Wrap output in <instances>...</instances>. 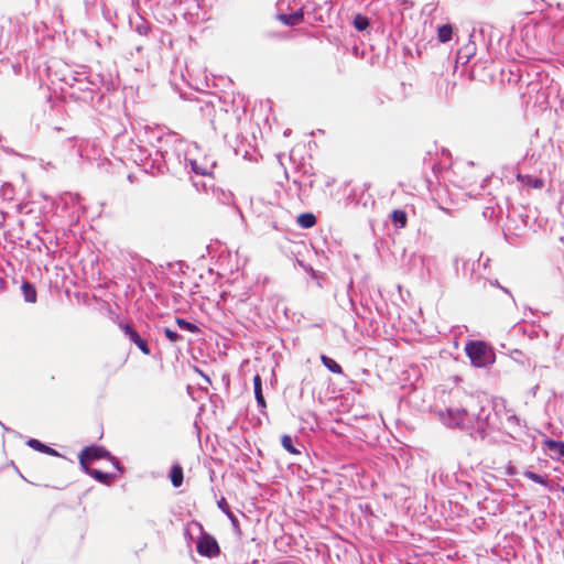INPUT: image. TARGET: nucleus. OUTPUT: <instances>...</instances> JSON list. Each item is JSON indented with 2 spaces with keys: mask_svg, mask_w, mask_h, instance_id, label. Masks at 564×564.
<instances>
[{
  "mask_svg": "<svg viewBox=\"0 0 564 564\" xmlns=\"http://www.w3.org/2000/svg\"><path fill=\"white\" fill-rule=\"evenodd\" d=\"M184 139L176 132H152L150 144L154 149V159L151 163V174H171L181 177L183 174V156L186 154L182 149Z\"/></svg>",
  "mask_w": 564,
  "mask_h": 564,
  "instance_id": "2",
  "label": "nucleus"
},
{
  "mask_svg": "<svg viewBox=\"0 0 564 564\" xmlns=\"http://www.w3.org/2000/svg\"><path fill=\"white\" fill-rule=\"evenodd\" d=\"M278 20L286 26H295L304 21L303 9H297L291 13H278Z\"/></svg>",
  "mask_w": 564,
  "mask_h": 564,
  "instance_id": "20",
  "label": "nucleus"
},
{
  "mask_svg": "<svg viewBox=\"0 0 564 564\" xmlns=\"http://www.w3.org/2000/svg\"><path fill=\"white\" fill-rule=\"evenodd\" d=\"M253 393L257 402V408L260 413L264 414L267 409V402L262 389V379L259 375H256L252 379Z\"/></svg>",
  "mask_w": 564,
  "mask_h": 564,
  "instance_id": "18",
  "label": "nucleus"
},
{
  "mask_svg": "<svg viewBox=\"0 0 564 564\" xmlns=\"http://www.w3.org/2000/svg\"><path fill=\"white\" fill-rule=\"evenodd\" d=\"M0 227H2V223L0 221Z\"/></svg>",
  "mask_w": 564,
  "mask_h": 564,
  "instance_id": "62",
  "label": "nucleus"
},
{
  "mask_svg": "<svg viewBox=\"0 0 564 564\" xmlns=\"http://www.w3.org/2000/svg\"><path fill=\"white\" fill-rule=\"evenodd\" d=\"M491 259L487 257L484 262L481 263L484 271H487L490 268Z\"/></svg>",
  "mask_w": 564,
  "mask_h": 564,
  "instance_id": "46",
  "label": "nucleus"
},
{
  "mask_svg": "<svg viewBox=\"0 0 564 564\" xmlns=\"http://www.w3.org/2000/svg\"><path fill=\"white\" fill-rule=\"evenodd\" d=\"M280 441L281 446L294 457L301 458L306 456L305 453L303 452L305 447L297 436L282 434Z\"/></svg>",
  "mask_w": 564,
  "mask_h": 564,
  "instance_id": "12",
  "label": "nucleus"
},
{
  "mask_svg": "<svg viewBox=\"0 0 564 564\" xmlns=\"http://www.w3.org/2000/svg\"><path fill=\"white\" fill-rule=\"evenodd\" d=\"M500 290L503 293L508 294L510 297H512L511 291L508 288L501 285Z\"/></svg>",
  "mask_w": 564,
  "mask_h": 564,
  "instance_id": "49",
  "label": "nucleus"
},
{
  "mask_svg": "<svg viewBox=\"0 0 564 564\" xmlns=\"http://www.w3.org/2000/svg\"><path fill=\"white\" fill-rule=\"evenodd\" d=\"M539 485L543 486L547 491L551 492L560 489V486L551 481L546 475H543V480L542 482H539Z\"/></svg>",
  "mask_w": 564,
  "mask_h": 564,
  "instance_id": "39",
  "label": "nucleus"
},
{
  "mask_svg": "<svg viewBox=\"0 0 564 564\" xmlns=\"http://www.w3.org/2000/svg\"><path fill=\"white\" fill-rule=\"evenodd\" d=\"M252 463V459L250 456H246V458L243 459V463Z\"/></svg>",
  "mask_w": 564,
  "mask_h": 564,
  "instance_id": "54",
  "label": "nucleus"
},
{
  "mask_svg": "<svg viewBox=\"0 0 564 564\" xmlns=\"http://www.w3.org/2000/svg\"><path fill=\"white\" fill-rule=\"evenodd\" d=\"M195 370H196V372L200 376V378H203V379H204V381H205V382H207V383H212V379H210V377H209L207 373H205L203 370H200V369H199V368H197V367L195 368Z\"/></svg>",
  "mask_w": 564,
  "mask_h": 564,
  "instance_id": "44",
  "label": "nucleus"
},
{
  "mask_svg": "<svg viewBox=\"0 0 564 564\" xmlns=\"http://www.w3.org/2000/svg\"><path fill=\"white\" fill-rule=\"evenodd\" d=\"M132 155L134 156L135 162H140V164L144 167V171L151 173V163L154 159V149L152 150L137 145V149H131Z\"/></svg>",
  "mask_w": 564,
  "mask_h": 564,
  "instance_id": "14",
  "label": "nucleus"
},
{
  "mask_svg": "<svg viewBox=\"0 0 564 564\" xmlns=\"http://www.w3.org/2000/svg\"><path fill=\"white\" fill-rule=\"evenodd\" d=\"M322 365L334 375H344L343 367L330 356L321 354L319 356Z\"/></svg>",
  "mask_w": 564,
  "mask_h": 564,
  "instance_id": "30",
  "label": "nucleus"
},
{
  "mask_svg": "<svg viewBox=\"0 0 564 564\" xmlns=\"http://www.w3.org/2000/svg\"><path fill=\"white\" fill-rule=\"evenodd\" d=\"M317 223V218L312 212H303L296 216V225L302 229H311Z\"/></svg>",
  "mask_w": 564,
  "mask_h": 564,
  "instance_id": "29",
  "label": "nucleus"
},
{
  "mask_svg": "<svg viewBox=\"0 0 564 564\" xmlns=\"http://www.w3.org/2000/svg\"><path fill=\"white\" fill-rule=\"evenodd\" d=\"M252 466H250L248 469L251 471V473H256L259 468H260V462H254V463H251Z\"/></svg>",
  "mask_w": 564,
  "mask_h": 564,
  "instance_id": "48",
  "label": "nucleus"
},
{
  "mask_svg": "<svg viewBox=\"0 0 564 564\" xmlns=\"http://www.w3.org/2000/svg\"><path fill=\"white\" fill-rule=\"evenodd\" d=\"M509 357L520 364L521 366H527L529 368H535L536 367V364L535 362H532L531 359L529 357H527L522 350L520 349H512L509 351Z\"/></svg>",
  "mask_w": 564,
  "mask_h": 564,
  "instance_id": "31",
  "label": "nucleus"
},
{
  "mask_svg": "<svg viewBox=\"0 0 564 564\" xmlns=\"http://www.w3.org/2000/svg\"><path fill=\"white\" fill-rule=\"evenodd\" d=\"M486 279L482 276L481 273H476V270L474 271V279L473 280H468L469 284L474 288L478 286L479 284L482 285L484 281Z\"/></svg>",
  "mask_w": 564,
  "mask_h": 564,
  "instance_id": "41",
  "label": "nucleus"
},
{
  "mask_svg": "<svg viewBox=\"0 0 564 564\" xmlns=\"http://www.w3.org/2000/svg\"><path fill=\"white\" fill-rule=\"evenodd\" d=\"M351 24L358 32L369 33L372 28L371 19L367 14L360 12L352 15Z\"/></svg>",
  "mask_w": 564,
  "mask_h": 564,
  "instance_id": "26",
  "label": "nucleus"
},
{
  "mask_svg": "<svg viewBox=\"0 0 564 564\" xmlns=\"http://www.w3.org/2000/svg\"><path fill=\"white\" fill-rule=\"evenodd\" d=\"M193 185H194L196 188H198V183H197V182L193 181Z\"/></svg>",
  "mask_w": 564,
  "mask_h": 564,
  "instance_id": "58",
  "label": "nucleus"
},
{
  "mask_svg": "<svg viewBox=\"0 0 564 564\" xmlns=\"http://www.w3.org/2000/svg\"><path fill=\"white\" fill-rule=\"evenodd\" d=\"M496 399L487 395L478 398L477 410L468 408H446L440 413L441 422L448 429H457L476 442L486 441L499 429V413Z\"/></svg>",
  "mask_w": 564,
  "mask_h": 564,
  "instance_id": "1",
  "label": "nucleus"
},
{
  "mask_svg": "<svg viewBox=\"0 0 564 564\" xmlns=\"http://www.w3.org/2000/svg\"><path fill=\"white\" fill-rule=\"evenodd\" d=\"M560 490L564 494V487H560Z\"/></svg>",
  "mask_w": 564,
  "mask_h": 564,
  "instance_id": "61",
  "label": "nucleus"
},
{
  "mask_svg": "<svg viewBox=\"0 0 564 564\" xmlns=\"http://www.w3.org/2000/svg\"><path fill=\"white\" fill-rule=\"evenodd\" d=\"M167 477L174 488H180L184 481V469L178 462H174L167 473Z\"/></svg>",
  "mask_w": 564,
  "mask_h": 564,
  "instance_id": "22",
  "label": "nucleus"
},
{
  "mask_svg": "<svg viewBox=\"0 0 564 564\" xmlns=\"http://www.w3.org/2000/svg\"><path fill=\"white\" fill-rule=\"evenodd\" d=\"M307 185H308L311 188H313V187H314V181H313V180H311V181L307 183Z\"/></svg>",
  "mask_w": 564,
  "mask_h": 564,
  "instance_id": "56",
  "label": "nucleus"
},
{
  "mask_svg": "<svg viewBox=\"0 0 564 564\" xmlns=\"http://www.w3.org/2000/svg\"><path fill=\"white\" fill-rule=\"evenodd\" d=\"M177 264H178L181 271H183V268H188V265L185 264V262H183V261L177 262Z\"/></svg>",
  "mask_w": 564,
  "mask_h": 564,
  "instance_id": "53",
  "label": "nucleus"
},
{
  "mask_svg": "<svg viewBox=\"0 0 564 564\" xmlns=\"http://www.w3.org/2000/svg\"><path fill=\"white\" fill-rule=\"evenodd\" d=\"M457 28L454 23L447 22L444 24H440L436 28L437 40L441 43H447L453 40Z\"/></svg>",
  "mask_w": 564,
  "mask_h": 564,
  "instance_id": "21",
  "label": "nucleus"
},
{
  "mask_svg": "<svg viewBox=\"0 0 564 564\" xmlns=\"http://www.w3.org/2000/svg\"><path fill=\"white\" fill-rule=\"evenodd\" d=\"M487 282H488L491 286H495V288H497V289H500V288H501V284H500V282H499V280H498V279H487V280H485V281H484V283H482V288H485V286H486Z\"/></svg>",
  "mask_w": 564,
  "mask_h": 564,
  "instance_id": "43",
  "label": "nucleus"
},
{
  "mask_svg": "<svg viewBox=\"0 0 564 564\" xmlns=\"http://www.w3.org/2000/svg\"><path fill=\"white\" fill-rule=\"evenodd\" d=\"M501 349H505L506 348V345L505 344H501L500 345Z\"/></svg>",
  "mask_w": 564,
  "mask_h": 564,
  "instance_id": "60",
  "label": "nucleus"
},
{
  "mask_svg": "<svg viewBox=\"0 0 564 564\" xmlns=\"http://www.w3.org/2000/svg\"><path fill=\"white\" fill-rule=\"evenodd\" d=\"M115 322L119 329L123 333L124 337L134 345L143 355H152L151 346L148 339L140 334V332L129 321L116 315Z\"/></svg>",
  "mask_w": 564,
  "mask_h": 564,
  "instance_id": "7",
  "label": "nucleus"
},
{
  "mask_svg": "<svg viewBox=\"0 0 564 564\" xmlns=\"http://www.w3.org/2000/svg\"><path fill=\"white\" fill-rule=\"evenodd\" d=\"M80 470L105 486H110L117 478L116 473L104 471L101 469L91 468L89 466L80 467Z\"/></svg>",
  "mask_w": 564,
  "mask_h": 564,
  "instance_id": "13",
  "label": "nucleus"
},
{
  "mask_svg": "<svg viewBox=\"0 0 564 564\" xmlns=\"http://www.w3.org/2000/svg\"><path fill=\"white\" fill-rule=\"evenodd\" d=\"M479 50H484V45L481 44V42H478V51Z\"/></svg>",
  "mask_w": 564,
  "mask_h": 564,
  "instance_id": "57",
  "label": "nucleus"
},
{
  "mask_svg": "<svg viewBox=\"0 0 564 564\" xmlns=\"http://www.w3.org/2000/svg\"><path fill=\"white\" fill-rule=\"evenodd\" d=\"M20 289H21L23 300L25 303H30V304L36 303L37 290L33 282H30L29 280L23 279Z\"/></svg>",
  "mask_w": 564,
  "mask_h": 564,
  "instance_id": "23",
  "label": "nucleus"
},
{
  "mask_svg": "<svg viewBox=\"0 0 564 564\" xmlns=\"http://www.w3.org/2000/svg\"><path fill=\"white\" fill-rule=\"evenodd\" d=\"M79 200V194L64 193L59 195L57 202H53V205H56V209L61 207L63 210H66L69 207V205L78 204Z\"/></svg>",
  "mask_w": 564,
  "mask_h": 564,
  "instance_id": "27",
  "label": "nucleus"
},
{
  "mask_svg": "<svg viewBox=\"0 0 564 564\" xmlns=\"http://www.w3.org/2000/svg\"><path fill=\"white\" fill-rule=\"evenodd\" d=\"M508 421L512 422V423H516L518 425L520 424V417L518 415H516V414L509 415L508 416Z\"/></svg>",
  "mask_w": 564,
  "mask_h": 564,
  "instance_id": "47",
  "label": "nucleus"
},
{
  "mask_svg": "<svg viewBox=\"0 0 564 564\" xmlns=\"http://www.w3.org/2000/svg\"><path fill=\"white\" fill-rule=\"evenodd\" d=\"M11 465L13 466V468L15 469L17 474H19V476L23 479V480H26L25 477L20 473L19 468L14 465L13 462H11Z\"/></svg>",
  "mask_w": 564,
  "mask_h": 564,
  "instance_id": "51",
  "label": "nucleus"
},
{
  "mask_svg": "<svg viewBox=\"0 0 564 564\" xmlns=\"http://www.w3.org/2000/svg\"><path fill=\"white\" fill-rule=\"evenodd\" d=\"M517 178L520 184L527 188L540 189L544 186V180L535 175L519 173Z\"/></svg>",
  "mask_w": 564,
  "mask_h": 564,
  "instance_id": "25",
  "label": "nucleus"
},
{
  "mask_svg": "<svg viewBox=\"0 0 564 564\" xmlns=\"http://www.w3.org/2000/svg\"><path fill=\"white\" fill-rule=\"evenodd\" d=\"M193 530H195L193 525V520L188 522L183 530L184 539L187 543V546H191L192 542L197 539V536L194 534Z\"/></svg>",
  "mask_w": 564,
  "mask_h": 564,
  "instance_id": "35",
  "label": "nucleus"
},
{
  "mask_svg": "<svg viewBox=\"0 0 564 564\" xmlns=\"http://www.w3.org/2000/svg\"><path fill=\"white\" fill-rule=\"evenodd\" d=\"M0 425H1V427H2L6 432L11 433V434H13V435H14V436H17V437H22V435H21L19 432H17L15 430H13V429H11V427L6 426L1 421H0Z\"/></svg>",
  "mask_w": 564,
  "mask_h": 564,
  "instance_id": "45",
  "label": "nucleus"
},
{
  "mask_svg": "<svg viewBox=\"0 0 564 564\" xmlns=\"http://www.w3.org/2000/svg\"><path fill=\"white\" fill-rule=\"evenodd\" d=\"M283 134H284L285 137H289V135L291 134V129H286V130L283 132Z\"/></svg>",
  "mask_w": 564,
  "mask_h": 564,
  "instance_id": "55",
  "label": "nucleus"
},
{
  "mask_svg": "<svg viewBox=\"0 0 564 564\" xmlns=\"http://www.w3.org/2000/svg\"><path fill=\"white\" fill-rule=\"evenodd\" d=\"M151 26L150 25H147V24H140V25H137V32L141 35H147L148 32L150 31Z\"/></svg>",
  "mask_w": 564,
  "mask_h": 564,
  "instance_id": "42",
  "label": "nucleus"
},
{
  "mask_svg": "<svg viewBox=\"0 0 564 564\" xmlns=\"http://www.w3.org/2000/svg\"><path fill=\"white\" fill-rule=\"evenodd\" d=\"M523 333H524V334H527V330H523ZM528 336H529L530 338H534V337H536V336H538V333H536V330H534V329H533L532 332L528 333Z\"/></svg>",
  "mask_w": 564,
  "mask_h": 564,
  "instance_id": "50",
  "label": "nucleus"
},
{
  "mask_svg": "<svg viewBox=\"0 0 564 564\" xmlns=\"http://www.w3.org/2000/svg\"><path fill=\"white\" fill-rule=\"evenodd\" d=\"M0 194H1L4 198H11V195L13 194V187H12V185H11V184H9V183H4V184L1 186Z\"/></svg>",
  "mask_w": 564,
  "mask_h": 564,
  "instance_id": "40",
  "label": "nucleus"
},
{
  "mask_svg": "<svg viewBox=\"0 0 564 564\" xmlns=\"http://www.w3.org/2000/svg\"><path fill=\"white\" fill-rule=\"evenodd\" d=\"M464 351L474 368L487 369L497 360L496 348L484 339L466 340Z\"/></svg>",
  "mask_w": 564,
  "mask_h": 564,
  "instance_id": "4",
  "label": "nucleus"
},
{
  "mask_svg": "<svg viewBox=\"0 0 564 564\" xmlns=\"http://www.w3.org/2000/svg\"><path fill=\"white\" fill-rule=\"evenodd\" d=\"M542 449L551 459L564 460V441L544 436Z\"/></svg>",
  "mask_w": 564,
  "mask_h": 564,
  "instance_id": "11",
  "label": "nucleus"
},
{
  "mask_svg": "<svg viewBox=\"0 0 564 564\" xmlns=\"http://www.w3.org/2000/svg\"><path fill=\"white\" fill-rule=\"evenodd\" d=\"M25 445L35 452L46 454L52 457H62L63 456L58 451L51 447L48 444H46L37 438H34V437H29L25 441Z\"/></svg>",
  "mask_w": 564,
  "mask_h": 564,
  "instance_id": "16",
  "label": "nucleus"
},
{
  "mask_svg": "<svg viewBox=\"0 0 564 564\" xmlns=\"http://www.w3.org/2000/svg\"><path fill=\"white\" fill-rule=\"evenodd\" d=\"M112 457V453L104 445L91 443L84 446L78 453L79 467L88 466L87 462L100 460Z\"/></svg>",
  "mask_w": 564,
  "mask_h": 564,
  "instance_id": "8",
  "label": "nucleus"
},
{
  "mask_svg": "<svg viewBox=\"0 0 564 564\" xmlns=\"http://www.w3.org/2000/svg\"><path fill=\"white\" fill-rule=\"evenodd\" d=\"M482 258V253H480L479 258L476 261H471L469 259H464L456 256L453 259V269L456 276L462 275L464 279L473 280L474 271L476 264L480 265V261Z\"/></svg>",
  "mask_w": 564,
  "mask_h": 564,
  "instance_id": "10",
  "label": "nucleus"
},
{
  "mask_svg": "<svg viewBox=\"0 0 564 564\" xmlns=\"http://www.w3.org/2000/svg\"><path fill=\"white\" fill-rule=\"evenodd\" d=\"M468 41L460 46L456 52L455 65L460 64L462 66L468 64L478 52L479 40L471 39V31L467 34Z\"/></svg>",
  "mask_w": 564,
  "mask_h": 564,
  "instance_id": "9",
  "label": "nucleus"
},
{
  "mask_svg": "<svg viewBox=\"0 0 564 564\" xmlns=\"http://www.w3.org/2000/svg\"><path fill=\"white\" fill-rule=\"evenodd\" d=\"M42 245H45L43 239L35 235L34 240L26 239L23 246L31 251H41Z\"/></svg>",
  "mask_w": 564,
  "mask_h": 564,
  "instance_id": "34",
  "label": "nucleus"
},
{
  "mask_svg": "<svg viewBox=\"0 0 564 564\" xmlns=\"http://www.w3.org/2000/svg\"><path fill=\"white\" fill-rule=\"evenodd\" d=\"M162 333L164 334L165 338L173 345L184 341V336L171 327H162Z\"/></svg>",
  "mask_w": 564,
  "mask_h": 564,
  "instance_id": "33",
  "label": "nucleus"
},
{
  "mask_svg": "<svg viewBox=\"0 0 564 564\" xmlns=\"http://www.w3.org/2000/svg\"><path fill=\"white\" fill-rule=\"evenodd\" d=\"M195 531H197L196 551L200 556L214 558L220 554V546L217 539L207 532L203 524L193 520Z\"/></svg>",
  "mask_w": 564,
  "mask_h": 564,
  "instance_id": "5",
  "label": "nucleus"
},
{
  "mask_svg": "<svg viewBox=\"0 0 564 564\" xmlns=\"http://www.w3.org/2000/svg\"><path fill=\"white\" fill-rule=\"evenodd\" d=\"M175 323L181 330L191 334H198L200 332L199 327L194 322H191L184 317L176 316Z\"/></svg>",
  "mask_w": 564,
  "mask_h": 564,
  "instance_id": "32",
  "label": "nucleus"
},
{
  "mask_svg": "<svg viewBox=\"0 0 564 564\" xmlns=\"http://www.w3.org/2000/svg\"><path fill=\"white\" fill-rule=\"evenodd\" d=\"M294 184H296V185L301 186V183H300V182H297V181H294Z\"/></svg>",
  "mask_w": 564,
  "mask_h": 564,
  "instance_id": "59",
  "label": "nucleus"
},
{
  "mask_svg": "<svg viewBox=\"0 0 564 564\" xmlns=\"http://www.w3.org/2000/svg\"><path fill=\"white\" fill-rule=\"evenodd\" d=\"M296 264L300 268H302L304 270V272H306L308 274L311 280L315 281L319 288L323 286V282L326 280L325 273H323L318 270H315L313 268V265H311L310 263H306L304 260H301V259H296Z\"/></svg>",
  "mask_w": 564,
  "mask_h": 564,
  "instance_id": "19",
  "label": "nucleus"
},
{
  "mask_svg": "<svg viewBox=\"0 0 564 564\" xmlns=\"http://www.w3.org/2000/svg\"><path fill=\"white\" fill-rule=\"evenodd\" d=\"M522 475H523V477H525L527 479H529L535 484L542 482V480H543V475L538 474V473L531 470L530 468H527L522 473Z\"/></svg>",
  "mask_w": 564,
  "mask_h": 564,
  "instance_id": "38",
  "label": "nucleus"
},
{
  "mask_svg": "<svg viewBox=\"0 0 564 564\" xmlns=\"http://www.w3.org/2000/svg\"><path fill=\"white\" fill-rule=\"evenodd\" d=\"M471 39L479 40L484 45V51L491 55L492 51L500 46L503 39L501 31L495 29L490 24H481L479 28L474 26L471 30Z\"/></svg>",
  "mask_w": 564,
  "mask_h": 564,
  "instance_id": "6",
  "label": "nucleus"
},
{
  "mask_svg": "<svg viewBox=\"0 0 564 564\" xmlns=\"http://www.w3.org/2000/svg\"><path fill=\"white\" fill-rule=\"evenodd\" d=\"M358 508L361 511V513L367 518L368 521L369 518H377V516L373 512L372 505L370 502L359 503Z\"/></svg>",
  "mask_w": 564,
  "mask_h": 564,
  "instance_id": "36",
  "label": "nucleus"
},
{
  "mask_svg": "<svg viewBox=\"0 0 564 564\" xmlns=\"http://www.w3.org/2000/svg\"><path fill=\"white\" fill-rule=\"evenodd\" d=\"M538 390H539V386L536 384V386H534L533 388H531L530 393H531L532 395H535Z\"/></svg>",
  "mask_w": 564,
  "mask_h": 564,
  "instance_id": "52",
  "label": "nucleus"
},
{
  "mask_svg": "<svg viewBox=\"0 0 564 564\" xmlns=\"http://www.w3.org/2000/svg\"><path fill=\"white\" fill-rule=\"evenodd\" d=\"M217 507L228 518V520L230 521L232 528L236 531H239V525H240L239 519L232 512L231 507L229 506L228 501L226 500V498L224 496H221L220 499L217 500Z\"/></svg>",
  "mask_w": 564,
  "mask_h": 564,
  "instance_id": "24",
  "label": "nucleus"
},
{
  "mask_svg": "<svg viewBox=\"0 0 564 564\" xmlns=\"http://www.w3.org/2000/svg\"><path fill=\"white\" fill-rule=\"evenodd\" d=\"M425 256H422V254H417L415 252H413L409 260H408V263L406 265L409 267V270L411 271H414L416 270L419 272V274L424 278V275H430L431 273V270L429 267H426L425 264Z\"/></svg>",
  "mask_w": 564,
  "mask_h": 564,
  "instance_id": "17",
  "label": "nucleus"
},
{
  "mask_svg": "<svg viewBox=\"0 0 564 564\" xmlns=\"http://www.w3.org/2000/svg\"><path fill=\"white\" fill-rule=\"evenodd\" d=\"M184 163H183V173L192 174L195 176H212L213 172L208 170L207 167H204L198 164V162L195 159H189L185 154L183 156Z\"/></svg>",
  "mask_w": 564,
  "mask_h": 564,
  "instance_id": "15",
  "label": "nucleus"
},
{
  "mask_svg": "<svg viewBox=\"0 0 564 564\" xmlns=\"http://www.w3.org/2000/svg\"><path fill=\"white\" fill-rule=\"evenodd\" d=\"M389 218L392 223V225L397 228V229H402V228H405L406 227V224H408V214L404 209L402 208H395L393 209L390 215H389Z\"/></svg>",
  "mask_w": 564,
  "mask_h": 564,
  "instance_id": "28",
  "label": "nucleus"
},
{
  "mask_svg": "<svg viewBox=\"0 0 564 564\" xmlns=\"http://www.w3.org/2000/svg\"><path fill=\"white\" fill-rule=\"evenodd\" d=\"M69 86L75 89L69 94L72 100L83 101L93 107L102 106L106 95L113 89V84L101 74L84 78L77 75L73 77V83Z\"/></svg>",
  "mask_w": 564,
  "mask_h": 564,
  "instance_id": "3",
  "label": "nucleus"
},
{
  "mask_svg": "<svg viewBox=\"0 0 564 564\" xmlns=\"http://www.w3.org/2000/svg\"><path fill=\"white\" fill-rule=\"evenodd\" d=\"M107 460L112 465V467L118 471V475L119 476H122L127 469L126 467L121 464V462L119 460V458L117 456H115L112 454V457L110 458H107Z\"/></svg>",
  "mask_w": 564,
  "mask_h": 564,
  "instance_id": "37",
  "label": "nucleus"
}]
</instances>
